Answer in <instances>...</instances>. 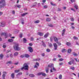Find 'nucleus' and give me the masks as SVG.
<instances>
[{
  "instance_id": "1",
  "label": "nucleus",
  "mask_w": 79,
  "mask_h": 79,
  "mask_svg": "<svg viewBox=\"0 0 79 79\" xmlns=\"http://www.w3.org/2000/svg\"><path fill=\"white\" fill-rule=\"evenodd\" d=\"M0 8L4 7V6H5V0H1L0 1Z\"/></svg>"
},
{
  "instance_id": "2",
  "label": "nucleus",
  "mask_w": 79,
  "mask_h": 79,
  "mask_svg": "<svg viewBox=\"0 0 79 79\" xmlns=\"http://www.w3.org/2000/svg\"><path fill=\"white\" fill-rule=\"evenodd\" d=\"M18 44H16L14 46V48L15 50L17 51H19L21 49V48H19Z\"/></svg>"
},
{
  "instance_id": "3",
  "label": "nucleus",
  "mask_w": 79,
  "mask_h": 79,
  "mask_svg": "<svg viewBox=\"0 0 79 79\" xmlns=\"http://www.w3.org/2000/svg\"><path fill=\"white\" fill-rule=\"evenodd\" d=\"M23 67H24V69L25 70H28V68L29 66L27 63H25L24 64Z\"/></svg>"
},
{
  "instance_id": "4",
  "label": "nucleus",
  "mask_w": 79,
  "mask_h": 79,
  "mask_svg": "<svg viewBox=\"0 0 79 79\" xmlns=\"http://www.w3.org/2000/svg\"><path fill=\"white\" fill-rule=\"evenodd\" d=\"M1 35H4L6 37V38L8 37V34L6 33H2L1 34Z\"/></svg>"
},
{
  "instance_id": "5",
  "label": "nucleus",
  "mask_w": 79,
  "mask_h": 79,
  "mask_svg": "<svg viewBox=\"0 0 79 79\" xmlns=\"http://www.w3.org/2000/svg\"><path fill=\"white\" fill-rule=\"evenodd\" d=\"M29 52H30L31 53H32V52H33V49H32V47H29L28 48Z\"/></svg>"
},
{
  "instance_id": "6",
  "label": "nucleus",
  "mask_w": 79,
  "mask_h": 79,
  "mask_svg": "<svg viewBox=\"0 0 79 79\" xmlns=\"http://www.w3.org/2000/svg\"><path fill=\"white\" fill-rule=\"evenodd\" d=\"M39 66V64L38 62L36 63V64L34 66L35 68H38V66Z\"/></svg>"
},
{
  "instance_id": "7",
  "label": "nucleus",
  "mask_w": 79,
  "mask_h": 79,
  "mask_svg": "<svg viewBox=\"0 0 79 79\" xmlns=\"http://www.w3.org/2000/svg\"><path fill=\"white\" fill-rule=\"evenodd\" d=\"M54 50H56L57 49V45L56 43H54Z\"/></svg>"
},
{
  "instance_id": "8",
  "label": "nucleus",
  "mask_w": 79,
  "mask_h": 79,
  "mask_svg": "<svg viewBox=\"0 0 79 79\" xmlns=\"http://www.w3.org/2000/svg\"><path fill=\"white\" fill-rule=\"evenodd\" d=\"M15 8H21V6L19 5H17L15 6Z\"/></svg>"
},
{
  "instance_id": "9",
  "label": "nucleus",
  "mask_w": 79,
  "mask_h": 79,
  "mask_svg": "<svg viewBox=\"0 0 79 79\" xmlns=\"http://www.w3.org/2000/svg\"><path fill=\"white\" fill-rule=\"evenodd\" d=\"M49 33H47L44 35V38H47V37H48V35H49Z\"/></svg>"
},
{
  "instance_id": "10",
  "label": "nucleus",
  "mask_w": 79,
  "mask_h": 79,
  "mask_svg": "<svg viewBox=\"0 0 79 79\" xmlns=\"http://www.w3.org/2000/svg\"><path fill=\"white\" fill-rule=\"evenodd\" d=\"M54 41L56 42V43H58V38L56 37H54Z\"/></svg>"
},
{
  "instance_id": "11",
  "label": "nucleus",
  "mask_w": 79,
  "mask_h": 79,
  "mask_svg": "<svg viewBox=\"0 0 79 79\" xmlns=\"http://www.w3.org/2000/svg\"><path fill=\"white\" fill-rule=\"evenodd\" d=\"M38 35H40V36H43V35H44V33L40 32H39Z\"/></svg>"
},
{
  "instance_id": "12",
  "label": "nucleus",
  "mask_w": 79,
  "mask_h": 79,
  "mask_svg": "<svg viewBox=\"0 0 79 79\" xmlns=\"http://www.w3.org/2000/svg\"><path fill=\"white\" fill-rule=\"evenodd\" d=\"M66 31L65 30V29H64L62 31V35L63 36L64 35V33H65V31Z\"/></svg>"
},
{
  "instance_id": "13",
  "label": "nucleus",
  "mask_w": 79,
  "mask_h": 79,
  "mask_svg": "<svg viewBox=\"0 0 79 79\" xmlns=\"http://www.w3.org/2000/svg\"><path fill=\"white\" fill-rule=\"evenodd\" d=\"M48 67L49 68H52L53 67V64H50L48 65Z\"/></svg>"
},
{
  "instance_id": "14",
  "label": "nucleus",
  "mask_w": 79,
  "mask_h": 79,
  "mask_svg": "<svg viewBox=\"0 0 79 79\" xmlns=\"http://www.w3.org/2000/svg\"><path fill=\"white\" fill-rule=\"evenodd\" d=\"M30 77H33L35 76V75H34V74H30L29 75Z\"/></svg>"
},
{
  "instance_id": "15",
  "label": "nucleus",
  "mask_w": 79,
  "mask_h": 79,
  "mask_svg": "<svg viewBox=\"0 0 79 79\" xmlns=\"http://www.w3.org/2000/svg\"><path fill=\"white\" fill-rule=\"evenodd\" d=\"M3 55L2 54H1L0 55V59L1 60H2L3 58Z\"/></svg>"
},
{
  "instance_id": "16",
  "label": "nucleus",
  "mask_w": 79,
  "mask_h": 79,
  "mask_svg": "<svg viewBox=\"0 0 79 79\" xmlns=\"http://www.w3.org/2000/svg\"><path fill=\"white\" fill-rule=\"evenodd\" d=\"M1 26L2 27H4L5 26V23H1Z\"/></svg>"
},
{
  "instance_id": "17",
  "label": "nucleus",
  "mask_w": 79,
  "mask_h": 79,
  "mask_svg": "<svg viewBox=\"0 0 79 79\" xmlns=\"http://www.w3.org/2000/svg\"><path fill=\"white\" fill-rule=\"evenodd\" d=\"M11 77L13 79L14 78H15V73H12L11 74Z\"/></svg>"
},
{
  "instance_id": "18",
  "label": "nucleus",
  "mask_w": 79,
  "mask_h": 79,
  "mask_svg": "<svg viewBox=\"0 0 79 79\" xmlns=\"http://www.w3.org/2000/svg\"><path fill=\"white\" fill-rule=\"evenodd\" d=\"M14 40H13V39H9L8 40V41L10 42H13Z\"/></svg>"
},
{
  "instance_id": "19",
  "label": "nucleus",
  "mask_w": 79,
  "mask_h": 79,
  "mask_svg": "<svg viewBox=\"0 0 79 79\" xmlns=\"http://www.w3.org/2000/svg\"><path fill=\"white\" fill-rule=\"evenodd\" d=\"M18 52H16L14 54V55L15 56H18Z\"/></svg>"
},
{
  "instance_id": "20",
  "label": "nucleus",
  "mask_w": 79,
  "mask_h": 79,
  "mask_svg": "<svg viewBox=\"0 0 79 79\" xmlns=\"http://www.w3.org/2000/svg\"><path fill=\"white\" fill-rule=\"evenodd\" d=\"M3 73L2 76H6L5 74H7V72H3Z\"/></svg>"
},
{
  "instance_id": "21",
  "label": "nucleus",
  "mask_w": 79,
  "mask_h": 79,
  "mask_svg": "<svg viewBox=\"0 0 79 79\" xmlns=\"http://www.w3.org/2000/svg\"><path fill=\"white\" fill-rule=\"evenodd\" d=\"M42 43H43V45L44 46V47H46V44L44 43V41H42Z\"/></svg>"
},
{
  "instance_id": "22",
  "label": "nucleus",
  "mask_w": 79,
  "mask_h": 79,
  "mask_svg": "<svg viewBox=\"0 0 79 79\" xmlns=\"http://www.w3.org/2000/svg\"><path fill=\"white\" fill-rule=\"evenodd\" d=\"M25 56L26 57V58H29V55L26 54H25Z\"/></svg>"
},
{
  "instance_id": "23",
  "label": "nucleus",
  "mask_w": 79,
  "mask_h": 79,
  "mask_svg": "<svg viewBox=\"0 0 79 79\" xmlns=\"http://www.w3.org/2000/svg\"><path fill=\"white\" fill-rule=\"evenodd\" d=\"M46 21H47L49 22V21H51V19L49 18H48L46 19Z\"/></svg>"
},
{
  "instance_id": "24",
  "label": "nucleus",
  "mask_w": 79,
  "mask_h": 79,
  "mask_svg": "<svg viewBox=\"0 0 79 79\" xmlns=\"http://www.w3.org/2000/svg\"><path fill=\"white\" fill-rule=\"evenodd\" d=\"M72 54L73 55H74V56H77V53H75V52H73L72 53Z\"/></svg>"
},
{
  "instance_id": "25",
  "label": "nucleus",
  "mask_w": 79,
  "mask_h": 79,
  "mask_svg": "<svg viewBox=\"0 0 79 79\" xmlns=\"http://www.w3.org/2000/svg\"><path fill=\"white\" fill-rule=\"evenodd\" d=\"M71 52V49H68V52L69 53H70Z\"/></svg>"
},
{
  "instance_id": "26",
  "label": "nucleus",
  "mask_w": 79,
  "mask_h": 79,
  "mask_svg": "<svg viewBox=\"0 0 79 79\" xmlns=\"http://www.w3.org/2000/svg\"><path fill=\"white\" fill-rule=\"evenodd\" d=\"M50 4L51 5H52V6H56V4L53 3V2H51Z\"/></svg>"
},
{
  "instance_id": "27",
  "label": "nucleus",
  "mask_w": 79,
  "mask_h": 79,
  "mask_svg": "<svg viewBox=\"0 0 79 79\" xmlns=\"http://www.w3.org/2000/svg\"><path fill=\"white\" fill-rule=\"evenodd\" d=\"M42 76H44V77H45V76H47V74H46L45 73H42Z\"/></svg>"
},
{
  "instance_id": "28",
  "label": "nucleus",
  "mask_w": 79,
  "mask_h": 79,
  "mask_svg": "<svg viewBox=\"0 0 79 79\" xmlns=\"http://www.w3.org/2000/svg\"><path fill=\"white\" fill-rule=\"evenodd\" d=\"M66 45L67 46H69L71 45V43L69 42H67L66 43Z\"/></svg>"
},
{
  "instance_id": "29",
  "label": "nucleus",
  "mask_w": 79,
  "mask_h": 79,
  "mask_svg": "<svg viewBox=\"0 0 79 79\" xmlns=\"http://www.w3.org/2000/svg\"><path fill=\"white\" fill-rule=\"evenodd\" d=\"M62 52L63 53H64V52H66V49H62Z\"/></svg>"
},
{
  "instance_id": "30",
  "label": "nucleus",
  "mask_w": 79,
  "mask_h": 79,
  "mask_svg": "<svg viewBox=\"0 0 79 79\" xmlns=\"http://www.w3.org/2000/svg\"><path fill=\"white\" fill-rule=\"evenodd\" d=\"M74 7L76 10H77V9H78V6L77 5H75L74 6Z\"/></svg>"
},
{
  "instance_id": "31",
  "label": "nucleus",
  "mask_w": 79,
  "mask_h": 79,
  "mask_svg": "<svg viewBox=\"0 0 79 79\" xmlns=\"http://www.w3.org/2000/svg\"><path fill=\"white\" fill-rule=\"evenodd\" d=\"M23 42L24 43H26V38H23Z\"/></svg>"
},
{
  "instance_id": "32",
  "label": "nucleus",
  "mask_w": 79,
  "mask_h": 79,
  "mask_svg": "<svg viewBox=\"0 0 79 79\" xmlns=\"http://www.w3.org/2000/svg\"><path fill=\"white\" fill-rule=\"evenodd\" d=\"M40 58H38L37 59H35L34 60V61H39L40 60Z\"/></svg>"
},
{
  "instance_id": "33",
  "label": "nucleus",
  "mask_w": 79,
  "mask_h": 79,
  "mask_svg": "<svg viewBox=\"0 0 79 79\" xmlns=\"http://www.w3.org/2000/svg\"><path fill=\"white\" fill-rule=\"evenodd\" d=\"M70 69H72V70H74V69H75V68L74 67H70Z\"/></svg>"
},
{
  "instance_id": "34",
  "label": "nucleus",
  "mask_w": 79,
  "mask_h": 79,
  "mask_svg": "<svg viewBox=\"0 0 79 79\" xmlns=\"http://www.w3.org/2000/svg\"><path fill=\"white\" fill-rule=\"evenodd\" d=\"M27 13H25L23 14H22V16H24L26 15H27Z\"/></svg>"
},
{
  "instance_id": "35",
  "label": "nucleus",
  "mask_w": 79,
  "mask_h": 79,
  "mask_svg": "<svg viewBox=\"0 0 79 79\" xmlns=\"http://www.w3.org/2000/svg\"><path fill=\"white\" fill-rule=\"evenodd\" d=\"M19 71H20V70H15V73H18V72H19Z\"/></svg>"
},
{
  "instance_id": "36",
  "label": "nucleus",
  "mask_w": 79,
  "mask_h": 79,
  "mask_svg": "<svg viewBox=\"0 0 79 79\" xmlns=\"http://www.w3.org/2000/svg\"><path fill=\"white\" fill-rule=\"evenodd\" d=\"M19 37L20 38H22L23 37V33H20V34Z\"/></svg>"
},
{
  "instance_id": "37",
  "label": "nucleus",
  "mask_w": 79,
  "mask_h": 79,
  "mask_svg": "<svg viewBox=\"0 0 79 79\" xmlns=\"http://www.w3.org/2000/svg\"><path fill=\"white\" fill-rule=\"evenodd\" d=\"M46 72L47 73H48V68H47L46 69Z\"/></svg>"
},
{
  "instance_id": "38",
  "label": "nucleus",
  "mask_w": 79,
  "mask_h": 79,
  "mask_svg": "<svg viewBox=\"0 0 79 79\" xmlns=\"http://www.w3.org/2000/svg\"><path fill=\"white\" fill-rule=\"evenodd\" d=\"M59 78L60 79H62V75H59Z\"/></svg>"
},
{
  "instance_id": "39",
  "label": "nucleus",
  "mask_w": 79,
  "mask_h": 79,
  "mask_svg": "<svg viewBox=\"0 0 79 79\" xmlns=\"http://www.w3.org/2000/svg\"><path fill=\"white\" fill-rule=\"evenodd\" d=\"M73 39H74L75 40H77L78 39V38L76 37V36H74L73 37Z\"/></svg>"
},
{
  "instance_id": "40",
  "label": "nucleus",
  "mask_w": 79,
  "mask_h": 79,
  "mask_svg": "<svg viewBox=\"0 0 79 79\" xmlns=\"http://www.w3.org/2000/svg\"><path fill=\"white\" fill-rule=\"evenodd\" d=\"M39 22H40L39 20H37L36 21H35V23H39Z\"/></svg>"
},
{
  "instance_id": "41",
  "label": "nucleus",
  "mask_w": 79,
  "mask_h": 79,
  "mask_svg": "<svg viewBox=\"0 0 79 79\" xmlns=\"http://www.w3.org/2000/svg\"><path fill=\"white\" fill-rule=\"evenodd\" d=\"M70 19L71 21H74V19L73 18H70Z\"/></svg>"
},
{
  "instance_id": "42",
  "label": "nucleus",
  "mask_w": 79,
  "mask_h": 79,
  "mask_svg": "<svg viewBox=\"0 0 79 79\" xmlns=\"http://www.w3.org/2000/svg\"><path fill=\"white\" fill-rule=\"evenodd\" d=\"M46 52H50V50L49 49H47L46 50Z\"/></svg>"
},
{
  "instance_id": "43",
  "label": "nucleus",
  "mask_w": 79,
  "mask_h": 79,
  "mask_svg": "<svg viewBox=\"0 0 79 79\" xmlns=\"http://www.w3.org/2000/svg\"><path fill=\"white\" fill-rule=\"evenodd\" d=\"M64 60V59H62V58H61L59 59V61H63Z\"/></svg>"
},
{
  "instance_id": "44",
  "label": "nucleus",
  "mask_w": 79,
  "mask_h": 79,
  "mask_svg": "<svg viewBox=\"0 0 79 79\" xmlns=\"http://www.w3.org/2000/svg\"><path fill=\"white\" fill-rule=\"evenodd\" d=\"M19 75H22V73L21 72H20L17 75V76H18Z\"/></svg>"
},
{
  "instance_id": "45",
  "label": "nucleus",
  "mask_w": 79,
  "mask_h": 79,
  "mask_svg": "<svg viewBox=\"0 0 79 79\" xmlns=\"http://www.w3.org/2000/svg\"><path fill=\"white\" fill-rule=\"evenodd\" d=\"M48 7V6H47V5H45L44 6V8H47Z\"/></svg>"
},
{
  "instance_id": "46",
  "label": "nucleus",
  "mask_w": 79,
  "mask_h": 79,
  "mask_svg": "<svg viewBox=\"0 0 79 79\" xmlns=\"http://www.w3.org/2000/svg\"><path fill=\"white\" fill-rule=\"evenodd\" d=\"M11 61H9L8 62H7V64H11Z\"/></svg>"
},
{
  "instance_id": "47",
  "label": "nucleus",
  "mask_w": 79,
  "mask_h": 79,
  "mask_svg": "<svg viewBox=\"0 0 79 79\" xmlns=\"http://www.w3.org/2000/svg\"><path fill=\"white\" fill-rule=\"evenodd\" d=\"M33 45V44H32V43H30L29 44V46H32Z\"/></svg>"
},
{
  "instance_id": "48",
  "label": "nucleus",
  "mask_w": 79,
  "mask_h": 79,
  "mask_svg": "<svg viewBox=\"0 0 79 79\" xmlns=\"http://www.w3.org/2000/svg\"><path fill=\"white\" fill-rule=\"evenodd\" d=\"M42 73H39L38 74V76H40V75H42Z\"/></svg>"
},
{
  "instance_id": "49",
  "label": "nucleus",
  "mask_w": 79,
  "mask_h": 79,
  "mask_svg": "<svg viewBox=\"0 0 79 79\" xmlns=\"http://www.w3.org/2000/svg\"><path fill=\"white\" fill-rule=\"evenodd\" d=\"M52 46H53V45H52V44L50 43L49 44V46L50 47H52Z\"/></svg>"
},
{
  "instance_id": "50",
  "label": "nucleus",
  "mask_w": 79,
  "mask_h": 79,
  "mask_svg": "<svg viewBox=\"0 0 79 79\" xmlns=\"http://www.w3.org/2000/svg\"><path fill=\"white\" fill-rule=\"evenodd\" d=\"M60 66H61V65H63V63H59Z\"/></svg>"
},
{
  "instance_id": "51",
  "label": "nucleus",
  "mask_w": 79,
  "mask_h": 79,
  "mask_svg": "<svg viewBox=\"0 0 79 79\" xmlns=\"http://www.w3.org/2000/svg\"><path fill=\"white\" fill-rule=\"evenodd\" d=\"M71 10H72L73 11H74V12H76V11H75V10H74V9L72 8H71Z\"/></svg>"
},
{
  "instance_id": "52",
  "label": "nucleus",
  "mask_w": 79,
  "mask_h": 79,
  "mask_svg": "<svg viewBox=\"0 0 79 79\" xmlns=\"http://www.w3.org/2000/svg\"><path fill=\"white\" fill-rule=\"evenodd\" d=\"M68 63L70 65H71V64H72V63H71V61H70V62H69Z\"/></svg>"
},
{
  "instance_id": "53",
  "label": "nucleus",
  "mask_w": 79,
  "mask_h": 79,
  "mask_svg": "<svg viewBox=\"0 0 79 79\" xmlns=\"http://www.w3.org/2000/svg\"><path fill=\"white\" fill-rule=\"evenodd\" d=\"M31 41H33V40H34V38L33 37H31Z\"/></svg>"
},
{
  "instance_id": "54",
  "label": "nucleus",
  "mask_w": 79,
  "mask_h": 79,
  "mask_svg": "<svg viewBox=\"0 0 79 79\" xmlns=\"http://www.w3.org/2000/svg\"><path fill=\"white\" fill-rule=\"evenodd\" d=\"M2 79H5V76H4L3 75H2Z\"/></svg>"
},
{
  "instance_id": "55",
  "label": "nucleus",
  "mask_w": 79,
  "mask_h": 79,
  "mask_svg": "<svg viewBox=\"0 0 79 79\" xmlns=\"http://www.w3.org/2000/svg\"><path fill=\"white\" fill-rule=\"evenodd\" d=\"M24 56H23V55H22L20 56L21 58H23V57H24Z\"/></svg>"
},
{
  "instance_id": "56",
  "label": "nucleus",
  "mask_w": 79,
  "mask_h": 79,
  "mask_svg": "<svg viewBox=\"0 0 79 79\" xmlns=\"http://www.w3.org/2000/svg\"><path fill=\"white\" fill-rule=\"evenodd\" d=\"M58 11H61V9H60V8H58Z\"/></svg>"
},
{
  "instance_id": "57",
  "label": "nucleus",
  "mask_w": 79,
  "mask_h": 79,
  "mask_svg": "<svg viewBox=\"0 0 79 79\" xmlns=\"http://www.w3.org/2000/svg\"><path fill=\"white\" fill-rule=\"evenodd\" d=\"M63 9L64 10H66V6L64 7H63Z\"/></svg>"
},
{
  "instance_id": "58",
  "label": "nucleus",
  "mask_w": 79,
  "mask_h": 79,
  "mask_svg": "<svg viewBox=\"0 0 79 79\" xmlns=\"http://www.w3.org/2000/svg\"><path fill=\"white\" fill-rule=\"evenodd\" d=\"M74 23H71V26H74Z\"/></svg>"
},
{
  "instance_id": "59",
  "label": "nucleus",
  "mask_w": 79,
  "mask_h": 79,
  "mask_svg": "<svg viewBox=\"0 0 79 79\" xmlns=\"http://www.w3.org/2000/svg\"><path fill=\"white\" fill-rule=\"evenodd\" d=\"M49 26H50V27H53V25L52 24H51V25H49Z\"/></svg>"
},
{
  "instance_id": "60",
  "label": "nucleus",
  "mask_w": 79,
  "mask_h": 79,
  "mask_svg": "<svg viewBox=\"0 0 79 79\" xmlns=\"http://www.w3.org/2000/svg\"><path fill=\"white\" fill-rule=\"evenodd\" d=\"M2 14H3V12H0V16H1V15H2Z\"/></svg>"
},
{
  "instance_id": "61",
  "label": "nucleus",
  "mask_w": 79,
  "mask_h": 79,
  "mask_svg": "<svg viewBox=\"0 0 79 79\" xmlns=\"http://www.w3.org/2000/svg\"><path fill=\"white\" fill-rule=\"evenodd\" d=\"M42 56H45V54L44 53H43L42 54Z\"/></svg>"
},
{
  "instance_id": "62",
  "label": "nucleus",
  "mask_w": 79,
  "mask_h": 79,
  "mask_svg": "<svg viewBox=\"0 0 79 79\" xmlns=\"http://www.w3.org/2000/svg\"><path fill=\"white\" fill-rule=\"evenodd\" d=\"M12 14H15V10H13L12 12Z\"/></svg>"
},
{
  "instance_id": "63",
  "label": "nucleus",
  "mask_w": 79,
  "mask_h": 79,
  "mask_svg": "<svg viewBox=\"0 0 79 79\" xmlns=\"http://www.w3.org/2000/svg\"><path fill=\"white\" fill-rule=\"evenodd\" d=\"M53 71H56V69H55L54 67L53 68Z\"/></svg>"
},
{
  "instance_id": "64",
  "label": "nucleus",
  "mask_w": 79,
  "mask_h": 79,
  "mask_svg": "<svg viewBox=\"0 0 79 79\" xmlns=\"http://www.w3.org/2000/svg\"><path fill=\"white\" fill-rule=\"evenodd\" d=\"M3 48H5L6 47V45H3Z\"/></svg>"
}]
</instances>
